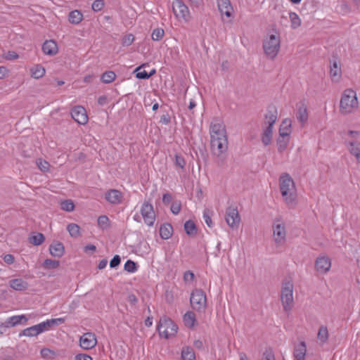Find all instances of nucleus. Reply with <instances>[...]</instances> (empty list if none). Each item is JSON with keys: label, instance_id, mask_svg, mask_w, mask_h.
<instances>
[{"label": "nucleus", "instance_id": "nucleus-39", "mask_svg": "<svg viewBox=\"0 0 360 360\" xmlns=\"http://www.w3.org/2000/svg\"><path fill=\"white\" fill-rule=\"evenodd\" d=\"M60 265L59 261L46 259L44 261L42 266L45 269H56Z\"/></svg>", "mask_w": 360, "mask_h": 360}, {"label": "nucleus", "instance_id": "nucleus-32", "mask_svg": "<svg viewBox=\"0 0 360 360\" xmlns=\"http://www.w3.org/2000/svg\"><path fill=\"white\" fill-rule=\"evenodd\" d=\"M184 230L186 233L190 236H194L197 233L196 225L192 220H188L185 222Z\"/></svg>", "mask_w": 360, "mask_h": 360}, {"label": "nucleus", "instance_id": "nucleus-13", "mask_svg": "<svg viewBox=\"0 0 360 360\" xmlns=\"http://www.w3.org/2000/svg\"><path fill=\"white\" fill-rule=\"evenodd\" d=\"M172 8L176 18L187 20L189 17L188 8L181 1L176 0L174 1Z\"/></svg>", "mask_w": 360, "mask_h": 360}, {"label": "nucleus", "instance_id": "nucleus-64", "mask_svg": "<svg viewBox=\"0 0 360 360\" xmlns=\"http://www.w3.org/2000/svg\"><path fill=\"white\" fill-rule=\"evenodd\" d=\"M108 261L105 259L101 260L98 263V268L99 269H103L107 266Z\"/></svg>", "mask_w": 360, "mask_h": 360}, {"label": "nucleus", "instance_id": "nucleus-60", "mask_svg": "<svg viewBox=\"0 0 360 360\" xmlns=\"http://www.w3.org/2000/svg\"><path fill=\"white\" fill-rule=\"evenodd\" d=\"M134 39V36L132 34H129L124 39L123 44L125 46H129L133 42Z\"/></svg>", "mask_w": 360, "mask_h": 360}, {"label": "nucleus", "instance_id": "nucleus-23", "mask_svg": "<svg viewBox=\"0 0 360 360\" xmlns=\"http://www.w3.org/2000/svg\"><path fill=\"white\" fill-rule=\"evenodd\" d=\"M49 252L52 256L60 258L64 254V246L60 242H54L49 246Z\"/></svg>", "mask_w": 360, "mask_h": 360}, {"label": "nucleus", "instance_id": "nucleus-7", "mask_svg": "<svg viewBox=\"0 0 360 360\" xmlns=\"http://www.w3.org/2000/svg\"><path fill=\"white\" fill-rule=\"evenodd\" d=\"M141 214L143 219L144 222L149 226L154 224L155 220V214L153 205L148 202H144L141 208Z\"/></svg>", "mask_w": 360, "mask_h": 360}, {"label": "nucleus", "instance_id": "nucleus-10", "mask_svg": "<svg viewBox=\"0 0 360 360\" xmlns=\"http://www.w3.org/2000/svg\"><path fill=\"white\" fill-rule=\"evenodd\" d=\"M210 134L211 140L227 139L226 128L222 123L212 122L210 127Z\"/></svg>", "mask_w": 360, "mask_h": 360}, {"label": "nucleus", "instance_id": "nucleus-18", "mask_svg": "<svg viewBox=\"0 0 360 360\" xmlns=\"http://www.w3.org/2000/svg\"><path fill=\"white\" fill-rule=\"evenodd\" d=\"M122 193L117 189H110L105 193V200L111 204H119L122 202Z\"/></svg>", "mask_w": 360, "mask_h": 360}, {"label": "nucleus", "instance_id": "nucleus-20", "mask_svg": "<svg viewBox=\"0 0 360 360\" xmlns=\"http://www.w3.org/2000/svg\"><path fill=\"white\" fill-rule=\"evenodd\" d=\"M346 143L349 153L356 158L357 162L360 164V142L352 140Z\"/></svg>", "mask_w": 360, "mask_h": 360}, {"label": "nucleus", "instance_id": "nucleus-1", "mask_svg": "<svg viewBox=\"0 0 360 360\" xmlns=\"http://www.w3.org/2000/svg\"><path fill=\"white\" fill-rule=\"evenodd\" d=\"M279 187L285 204L289 208H293L296 205V189L294 181L288 174L280 177Z\"/></svg>", "mask_w": 360, "mask_h": 360}, {"label": "nucleus", "instance_id": "nucleus-53", "mask_svg": "<svg viewBox=\"0 0 360 360\" xmlns=\"http://www.w3.org/2000/svg\"><path fill=\"white\" fill-rule=\"evenodd\" d=\"M262 360H275L274 354L271 349H267L263 354Z\"/></svg>", "mask_w": 360, "mask_h": 360}, {"label": "nucleus", "instance_id": "nucleus-58", "mask_svg": "<svg viewBox=\"0 0 360 360\" xmlns=\"http://www.w3.org/2000/svg\"><path fill=\"white\" fill-rule=\"evenodd\" d=\"M75 360H93V359L88 354H79L75 356Z\"/></svg>", "mask_w": 360, "mask_h": 360}, {"label": "nucleus", "instance_id": "nucleus-52", "mask_svg": "<svg viewBox=\"0 0 360 360\" xmlns=\"http://www.w3.org/2000/svg\"><path fill=\"white\" fill-rule=\"evenodd\" d=\"M37 164L41 172H46L49 170V163L47 161L39 159L37 160Z\"/></svg>", "mask_w": 360, "mask_h": 360}, {"label": "nucleus", "instance_id": "nucleus-51", "mask_svg": "<svg viewBox=\"0 0 360 360\" xmlns=\"http://www.w3.org/2000/svg\"><path fill=\"white\" fill-rule=\"evenodd\" d=\"M105 6V2L103 0H96L93 2L91 5V8L95 12H98L101 11Z\"/></svg>", "mask_w": 360, "mask_h": 360}, {"label": "nucleus", "instance_id": "nucleus-5", "mask_svg": "<svg viewBox=\"0 0 360 360\" xmlns=\"http://www.w3.org/2000/svg\"><path fill=\"white\" fill-rule=\"evenodd\" d=\"M178 327L172 319L167 316L160 318L158 325V330L160 336L168 339L174 336L177 333Z\"/></svg>", "mask_w": 360, "mask_h": 360}, {"label": "nucleus", "instance_id": "nucleus-31", "mask_svg": "<svg viewBox=\"0 0 360 360\" xmlns=\"http://www.w3.org/2000/svg\"><path fill=\"white\" fill-rule=\"evenodd\" d=\"M83 19V14L78 10H75L69 13L68 20L72 24L77 25Z\"/></svg>", "mask_w": 360, "mask_h": 360}, {"label": "nucleus", "instance_id": "nucleus-48", "mask_svg": "<svg viewBox=\"0 0 360 360\" xmlns=\"http://www.w3.org/2000/svg\"><path fill=\"white\" fill-rule=\"evenodd\" d=\"M135 72H136V77L141 79H147L150 77V75H148L146 70H141V66L138 67Z\"/></svg>", "mask_w": 360, "mask_h": 360}, {"label": "nucleus", "instance_id": "nucleus-11", "mask_svg": "<svg viewBox=\"0 0 360 360\" xmlns=\"http://www.w3.org/2000/svg\"><path fill=\"white\" fill-rule=\"evenodd\" d=\"M210 144L212 154L219 157L228 149V139L210 140Z\"/></svg>", "mask_w": 360, "mask_h": 360}, {"label": "nucleus", "instance_id": "nucleus-24", "mask_svg": "<svg viewBox=\"0 0 360 360\" xmlns=\"http://www.w3.org/2000/svg\"><path fill=\"white\" fill-rule=\"evenodd\" d=\"M9 285L15 290L22 291L28 288V283L22 278H15L9 281Z\"/></svg>", "mask_w": 360, "mask_h": 360}, {"label": "nucleus", "instance_id": "nucleus-8", "mask_svg": "<svg viewBox=\"0 0 360 360\" xmlns=\"http://www.w3.org/2000/svg\"><path fill=\"white\" fill-rule=\"evenodd\" d=\"M280 219H276L273 224L274 240L278 245H283L285 241L286 231L285 225L279 223Z\"/></svg>", "mask_w": 360, "mask_h": 360}, {"label": "nucleus", "instance_id": "nucleus-29", "mask_svg": "<svg viewBox=\"0 0 360 360\" xmlns=\"http://www.w3.org/2000/svg\"><path fill=\"white\" fill-rule=\"evenodd\" d=\"M24 321L25 322L27 321V319L25 315H20V316H13L11 317L8 318L6 320V323L8 326V328H11L13 326H17L18 324L20 323L22 321Z\"/></svg>", "mask_w": 360, "mask_h": 360}, {"label": "nucleus", "instance_id": "nucleus-17", "mask_svg": "<svg viewBox=\"0 0 360 360\" xmlns=\"http://www.w3.org/2000/svg\"><path fill=\"white\" fill-rule=\"evenodd\" d=\"M217 6L221 15H225L226 17L230 18L232 16L233 11V6L230 0H217Z\"/></svg>", "mask_w": 360, "mask_h": 360}, {"label": "nucleus", "instance_id": "nucleus-63", "mask_svg": "<svg viewBox=\"0 0 360 360\" xmlns=\"http://www.w3.org/2000/svg\"><path fill=\"white\" fill-rule=\"evenodd\" d=\"M8 73V70L6 67L0 66V79L5 78Z\"/></svg>", "mask_w": 360, "mask_h": 360}, {"label": "nucleus", "instance_id": "nucleus-15", "mask_svg": "<svg viewBox=\"0 0 360 360\" xmlns=\"http://www.w3.org/2000/svg\"><path fill=\"white\" fill-rule=\"evenodd\" d=\"M331 266V262L327 256H320L315 262V269L320 274L327 273Z\"/></svg>", "mask_w": 360, "mask_h": 360}, {"label": "nucleus", "instance_id": "nucleus-37", "mask_svg": "<svg viewBox=\"0 0 360 360\" xmlns=\"http://www.w3.org/2000/svg\"><path fill=\"white\" fill-rule=\"evenodd\" d=\"M45 237L42 233H37L30 238L29 241L34 245H40L43 243Z\"/></svg>", "mask_w": 360, "mask_h": 360}, {"label": "nucleus", "instance_id": "nucleus-40", "mask_svg": "<svg viewBox=\"0 0 360 360\" xmlns=\"http://www.w3.org/2000/svg\"><path fill=\"white\" fill-rule=\"evenodd\" d=\"M116 75L113 71H106L101 75V81L105 84H109L115 79Z\"/></svg>", "mask_w": 360, "mask_h": 360}, {"label": "nucleus", "instance_id": "nucleus-62", "mask_svg": "<svg viewBox=\"0 0 360 360\" xmlns=\"http://www.w3.org/2000/svg\"><path fill=\"white\" fill-rule=\"evenodd\" d=\"M172 200V196L170 193H165L162 196V202L164 204H169Z\"/></svg>", "mask_w": 360, "mask_h": 360}, {"label": "nucleus", "instance_id": "nucleus-38", "mask_svg": "<svg viewBox=\"0 0 360 360\" xmlns=\"http://www.w3.org/2000/svg\"><path fill=\"white\" fill-rule=\"evenodd\" d=\"M289 143V138L280 136L277 139V146L279 153H283L287 148Z\"/></svg>", "mask_w": 360, "mask_h": 360}, {"label": "nucleus", "instance_id": "nucleus-54", "mask_svg": "<svg viewBox=\"0 0 360 360\" xmlns=\"http://www.w3.org/2000/svg\"><path fill=\"white\" fill-rule=\"evenodd\" d=\"M121 262V258L119 255H115L113 258L110 262V268H116L117 267Z\"/></svg>", "mask_w": 360, "mask_h": 360}, {"label": "nucleus", "instance_id": "nucleus-43", "mask_svg": "<svg viewBox=\"0 0 360 360\" xmlns=\"http://www.w3.org/2000/svg\"><path fill=\"white\" fill-rule=\"evenodd\" d=\"M318 338L322 342L325 343L328 338V331L326 326H321L318 332Z\"/></svg>", "mask_w": 360, "mask_h": 360}, {"label": "nucleus", "instance_id": "nucleus-26", "mask_svg": "<svg viewBox=\"0 0 360 360\" xmlns=\"http://www.w3.org/2000/svg\"><path fill=\"white\" fill-rule=\"evenodd\" d=\"M296 117L302 125H303L307 121V109L304 103H301L300 105L298 106Z\"/></svg>", "mask_w": 360, "mask_h": 360}, {"label": "nucleus", "instance_id": "nucleus-6", "mask_svg": "<svg viewBox=\"0 0 360 360\" xmlns=\"http://www.w3.org/2000/svg\"><path fill=\"white\" fill-rule=\"evenodd\" d=\"M192 308L200 313L205 312L207 307V297L205 292L201 289L193 290L190 297Z\"/></svg>", "mask_w": 360, "mask_h": 360}, {"label": "nucleus", "instance_id": "nucleus-42", "mask_svg": "<svg viewBox=\"0 0 360 360\" xmlns=\"http://www.w3.org/2000/svg\"><path fill=\"white\" fill-rule=\"evenodd\" d=\"M98 226L101 229H107L110 227L109 218L105 215H101L98 218L97 220Z\"/></svg>", "mask_w": 360, "mask_h": 360}, {"label": "nucleus", "instance_id": "nucleus-50", "mask_svg": "<svg viewBox=\"0 0 360 360\" xmlns=\"http://www.w3.org/2000/svg\"><path fill=\"white\" fill-rule=\"evenodd\" d=\"M211 214L212 211L210 210L209 209H205L203 212V219L205 220V222L210 228L213 226V223L211 219Z\"/></svg>", "mask_w": 360, "mask_h": 360}, {"label": "nucleus", "instance_id": "nucleus-49", "mask_svg": "<svg viewBox=\"0 0 360 360\" xmlns=\"http://www.w3.org/2000/svg\"><path fill=\"white\" fill-rule=\"evenodd\" d=\"M164 34L165 32L163 29L157 28L153 31L151 37L154 41H159L163 37Z\"/></svg>", "mask_w": 360, "mask_h": 360}, {"label": "nucleus", "instance_id": "nucleus-28", "mask_svg": "<svg viewBox=\"0 0 360 360\" xmlns=\"http://www.w3.org/2000/svg\"><path fill=\"white\" fill-rule=\"evenodd\" d=\"M173 228L169 224H164L160 228V236L164 239H169L172 235Z\"/></svg>", "mask_w": 360, "mask_h": 360}, {"label": "nucleus", "instance_id": "nucleus-34", "mask_svg": "<svg viewBox=\"0 0 360 360\" xmlns=\"http://www.w3.org/2000/svg\"><path fill=\"white\" fill-rule=\"evenodd\" d=\"M272 129L273 127H266L262 134V141L264 146H268L271 141Z\"/></svg>", "mask_w": 360, "mask_h": 360}, {"label": "nucleus", "instance_id": "nucleus-12", "mask_svg": "<svg viewBox=\"0 0 360 360\" xmlns=\"http://www.w3.org/2000/svg\"><path fill=\"white\" fill-rule=\"evenodd\" d=\"M72 119L79 124H85L88 122V116L86 110L81 105L74 107L71 110Z\"/></svg>", "mask_w": 360, "mask_h": 360}, {"label": "nucleus", "instance_id": "nucleus-47", "mask_svg": "<svg viewBox=\"0 0 360 360\" xmlns=\"http://www.w3.org/2000/svg\"><path fill=\"white\" fill-rule=\"evenodd\" d=\"M174 165L177 167L184 169L186 166V161L184 158L179 153L174 155Z\"/></svg>", "mask_w": 360, "mask_h": 360}, {"label": "nucleus", "instance_id": "nucleus-3", "mask_svg": "<svg viewBox=\"0 0 360 360\" xmlns=\"http://www.w3.org/2000/svg\"><path fill=\"white\" fill-rule=\"evenodd\" d=\"M358 100L354 91L347 89L344 91L340 104L341 113L347 114L358 108Z\"/></svg>", "mask_w": 360, "mask_h": 360}, {"label": "nucleus", "instance_id": "nucleus-21", "mask_svg": "<svg viewBox=\"0 0 360 360\" xmlns=\"http://www.w3.org/2000/svg\"><path fill=\"white\" fill-rule=\"evenodd\" d=\"M278 112L274 106L268 108L267 112L265 115V123L268 124L267 127H273L277 119Z\"/></svg>", "mask_w": 360, "mask_h": 360}, {"label": "nucleus", "instance_id": "nucleus-27", "mask_svg": "<svg viewBox=\"0 0 360 360\" xmlns=\"http://www.w3.org/2000/svg\"><path fill=\"white\" fill-rule=\"evenodd\" d=\"M330 76L333 79H338L341 75V69L340 67L338 65L337 60L334 58L333 60L330 61Z\"/></svg>", "mask_w": 360, "mask_h": 360}, {"label": "nucleus", "instance_id": "nucleus-14", "mask_svg": "<svg viewBox=\"0 0 360 360\" xmlns=\"http://www.w3.org/2000/svg\"><path fill=\"white\" fill-rule=\"evenodd\" d=\"M96 338L94 333H86L80 337L79 345L84 349H90L96 345Z\"/></svg>", "mask_w": 360, "mask_h": 360}, {"label": "nucleus", "instance_id": "nucleus-57", "mask_svg": "<svg viewBox=\"0 0 360 360\" xmlns=\"http://www.w3.org/2000/svg\"><path fill=\"white\" fill-rule=\"evenodd\" d=\"M194 278V274L191 271H186L184 274L185 281H192Z\"/></svg>", "mask_w": 360, "mask_h": 360}, {"label": "nucleus", "instance_id": "nucleus-9", "mask_svg": "<svg viewBox=\"0 0 360 360\" xmlns=\"http://www.w3.org/2000/svg\"><path fill=\"white\" fill-rule=\"evenodd\" d=\"M227 224L232 229H237L240 222V217L236 207H229L225 216Z\"/></svg>", "mask_w": 360, "mask_h": 360}, {"label": "nucleus", "instance_id": "nucleus-46", "mask_svg": "<svg viewBox=\"0 0 360 360\" xmlns=\"http://www.w3.org/2000/svg\"><path fill=\"white\" fill-rule=\"evenodd\" d=\"M138 266L136 262L128 259L124 266V269L129 273H134L137 271Z\"/></svg>", "mask_w": 360, "mask_h": 360}, {"label": "nucleus", "instance_id": "nucleus-36", "mask_svg": "<svg viewBox=\"0 0 360 360\" xmlns=\"http://www.w3.org/2000/svg\"><path fill=\"white\" fill-rule=\"evenodd\" d=\"M65 322L64 318H58V319H48L46 321H44V327L46 330H49L53 326H58Z\"/></svg>", "mask_w": 360, "mask_h": 360}, {"label": "nucleus", "instance_id": "nucleus-16", "mask_svg": "<svg viewBox=\"0 0 360 360\" xmlns=\"http://www.w3.org/2000/svg\"><path fill=\"white\" fill-rule=\"evenodd\" d=\"M46 331L44 323L43 322L25 328L22 330L20 335H24L27 337L36 336L43 332Z\"/></svg>", "mask_w": 360, "mask_h": 360}, {"label": "nucleus", "instance_id": "nucleus-41", "mask_svg": "<svg viewBox=\"0 0 360 360\" xmlns=\"http://www.w3.org/2000/svg\"><path fill=\"white\" fill-rule=\"evenodd\" d=\"M67 230L72 237L77 238L79 236L80 227L74 223L70 224L67 226Z\"/></svg>", "mask_w": 360, "mask_h": 360}, {"label": "nucleus", "instance_id": "nucleus-19", "mask_svg": "<svg viewBox=\"0 0 360 360\" xmlns=\"http://www.w3.org/2000/svg\"><path fill=\"white\" fill-rule=\"evenodd\" d=\"M307 345L304 341H302L294 347L293 356L296 360H305Z\"/></svg>", "mask_w": 360, "mask_h": 360}, {"label": "nucleus", "instance_id": "nucleus-35", "mask_svg": "<svg viewBox=\"0 0 360 360\" xmlns=\"http://www.w3.org/2000/svg\"><path fill=\"white\" fill-rule=\"evenodd\" d=\"M184 322L186 326H188L190 328L193 327L194 326V323L195 322V315L193 311H187L184 315Z\"/></svg>", "mask_w": 360, "mask_h": 360}, {"label": "nucleus", "instance_id": "nucleus-2", "mask_svg": "<svg viewBox=\"0 0 360 360\" xmlns=\"http://www.w3.org/2000/svg\"><path fill=\"white\" fill-rule=\"evenodd\" d=\"M262 48L266 57L274 60L278 55L281 48V40L278 34L266 36L262 43Z\"/></svg>", "mask_w": 360, "mask_h": 360}, {"label": "nucleus", "instance_id": "nucleus-30", "mask_svg": "<svg viewBox=\"0 0 360 360\" xmlns=\"http://www.w3.org/2000/svg\"><path fill=\"white\" fill-rule=\"evenodd\" d=\"M30 72L33 78L39 79L44 77L46 70L41 65L37 64L30 69Z\"/></svg>", "mask_w": 360, "mask_h": 360}, {"label": "nucleus", "instance_id": "nucleus-55", "mask_svg": "<svg viewBox=\"0 0 360 360\" xmlns=\"http://www.w3.org/2000/svg\"><path fill=\"white\" fill-rule=\"evenodd\" d=\"M170 210L174 214H178L181 211V202H172Z\"/></svg>", "mask_w": 360, "mask_h": 360}, {"label": "nucleus", "instance_id": "nucleus-4", "mask_svg": "<svg viewBox=\"0 0 360 360\" xmlns=\"http://www.w3.org/2000/svg\"><path fill=\"white\" fill-rule=\"evenodd\" d=\"M293 289V283L291 281H287L283 283L281 300L283 310L286 313H289L294 306Z\"/></svg>", "mask_w": 360, "mask_h": 360}, {"label": "nucleus", "instance_id": "nucleus-59", "mask_svg": "<svg viewBox=\"0 0 360 360\" xmlns=\"http://www.w3.org/2000/svg\"><path fill=\"white\" fill-rule=\"evenodd\" d=\"M4 261L8 264H12L15 261V258L13 255L11 254H7L4 255Z\"/></svg>", "mask_w": 360, "mask_h": 360}, {"label": "nucleus", "instance_id": "nucleus-56", "mask_svg": "<svg viewBox=\"0 0 360 360\" xmlns=\"http://www.w3.org/2000/svg\"><path fill=\"white\" fill-rule=\"evenodd\" d=\"M18 54L13 51H8L4 56V58L8 60H13L18 59Z\"/></svg>", "mask_w": 360, "mask_h": 360}, {"label": "nucleus", "instance_id": "nucleus-33", "mask_svg": "<svg viewBox=\"0 0 360 360\" xmlns=\"http://www.w3.org/2000/svg\"><path fill=\"white\" fill-rule=\"evenodd\" d=\"M182 360H195V355L193 349L190 347H186L181 351Z\"/></svg>", "mask_w": 360, "mask_h": 360}, {"label": "nucleus", "instance_id": "nucleus-45", "mask_svg": "<svg viewBox=\"0 0 360 360\" xmlns=\"http://www.w3.org/2000/svg\"><path fill=\"white\" fill-rule=\"evenodd\" d=\"M60 208L66 212H72L75 209V204L72 200H65L60 202Z\"/></svg>", "mask_w": 360, "mask_h": 360}, {"label": "nucleus", "instance_id": "nucleus-44", "mask_svg": "<svg viewBox=\"0 0 360 360\" xmlns=\"http://www.w3.org/2000/svg\"><path fill=\"white\" fill-rule=\"evenodd\" d=\"M290 22H291V27L292 28L296 29L300 26L301 20L297 13H295L294 12L290 13Z\"/></svg>", "mask_w": 360, "mask_h": 360}, {"label": "nucleus", "instance_id": "nucleus-61", "mask_svg": "<svg viewBox=\"0 0 360 360\" xmlns=\"http://www.w3.org/2000/svg\"><path fill=\"white\" fill-rule=\"evenodd\" d=\"M8 329L6 321L2 322L0 321V337L2 336L6 330Z\"/></svg>", "mask_w": 360, "mask_h": 360}, {"label": "nucleus", "instance_id": "nucleus-25", "mask_svg": "<svg viewBox=\"0 0 360 360\" xmlns=\"http://www.w3.org/2000/svg\"><path fill=\"white\" fill-rule=\"evenodd\" d=\"M291 133V120L289 119H285L279 129V136L284 138L288 137Z\"/></svg>", "mask_w": 360, "mask_h": 360}, {"label": "nucleus", "instance_id": "nucleus-22", "mask_svg": "<svg viewBox=\"0 0 360 360\" xmlns=\"http://www.w3.org/2000/svg\"><path fill=\"white\" fill-rule=\"evenodd\" d=\"M42 50L46 55L54 56L58 53L57 44L53 40L46 41L43 44Z\"/></svg>", "mask_w": 360, "mask_h": 360}]
</instances>
